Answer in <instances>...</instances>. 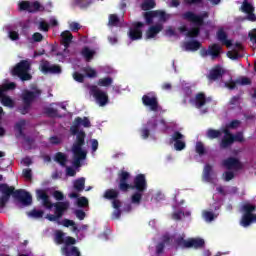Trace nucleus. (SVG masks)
I'll list each match as a JSON object with an SVG mask.
<instances>
[{
  "instance_id": "63",
  "label": "nucleus",
  "mask_w": 256,
  "mask_h": 256,
  "mask_svg": "<svg viewBox=\"0 0 256 256\" xmlns=\"http://www.w3.org/2000/svg\"><path fill=\"white\" fill-rule=\"evenodd\" d=\"M241 125V121L239 120H232L229 124H227L228 129H237Z\"/></svg>"
},
{
  "instance_id": "48",
  "label": "nucleus",
  "mask_w": 256,
  "mask_h": 256,
  "mask_svg": "<svg viewBox=\"0 0 256 256\" xmlns=\"http://www.w3.org/2000/svg\"><path fill=\"white\" fill-rule=\"evenodd\" d=\"M158 126H159V121L157 120V118H152V119L148 120L146 123V127L150 131H155Z\"/></svg>"
},
{
  "instance_id": "25",
  "label": "nucleus",
  "mask_w": 256,
  "mask_h": 256,
  "mask_svg": "<svg viewBox=\"0 0 256 256\" xmlns=\"http://www.w3.org/2000/svg\"><path fill=\"white\" fill-rule=\"evenodd\" d=\"M217 39L218 41L222 42V45H225L226 47H231V45H233V42L227 39V33L224 32L223 29L218 30Z\"/></svg>"
},
{
  "instance_id": "61",
  "label": "nucleus",
  "mask_w": 256,
  "mask_h": 256,
  "mask_svg": "<svg viewBox=\"0 0 256 256\" xmlns=\"http://www.w3.org/2000/svg\"><path fill=\"white\" fill-rule=\"evenodd\" d=\"M32 40L34 43H41L43 41V34L36 32L32 35Z\"/></svg>"
},
{
  "instance_id": "56",
  "label": "nucleus",
  "mask_w": 256,
  "mask_h": 256,
  "mask_svg": "<svg viewBox=\"0 0 256 256\" xmlns=\"http://www.w3.org/2000/svg\"><path fill=\"white\" fill-rule=\"evenodd\" d=\"M22 175L25 179H28V181H31L33 179V171L31 168H26L22 171Z\"/></svg>"
},
{
  "instance_id": "21",
  "label": "nucleus",
  "mask_w": 256,
  "mask_h": 256,
  "mask_svg": "<svg viewBox=\"0 0 256 256\" xmlns=\"http://www.w3.org/2000/svg\"><path fill=\"white\" fill-rule=\"evenodd\" d=\"M163 31V25L162 24H156L154 26H151L147 32H146V37L147 39H153L159 35Z\"/></svg>"
},
{
  "instance_id": "26",
  "label": "nucleus",
  "mask_w": 256,
  "mask_h": 256,
  "mask_svg": "<svg viewBox=\"0 0 256 256\" xmlns=\"http://www.w3.org/2000/svg\"><path fill=\"white\" fill-rule=\"evenodd\" d=\"M207 104V96H205V93L199 92L195 96V106L197 109H201V107H205Z\"/></svg>"
},
{
  "instance_id": "2",
  "label": "nucleus",
  "mask_w": 256,
  "mask_h": 256,
  "mask_svg": "<svg viewBox=\"0 0 256 256\" xmlns=\"http://www.w3.org/2000/svg\"><path fill=\"white\" fill-rule=\"evenodd\" d=\"M16 199L24 205L25 207H29L31 203H33V197L31 194L23 189L16 190L14 186H9L7 183L0 184V209H5L7 203H9V199Z\"/></svg>"
},
{
  "instance_id": "10",
  "label": "nucleus",
  "mask_w": 256,
  "mask_h": 256,
  "mask_svg": "<svg viewBox=\"0 0 256 256\" xmlns=\"http://www.w3.org/2000/svg\"><path fill=\"white\" fill-rule=\"evenodd\" d=\"M143 27H145L143 22H134L132 24V27L129 28L128 32L130 41H139V39H143Z\"/></svg>"
},
{
  "instance_id": "22",
  "label": "nucleus",
  "mask_w": 256,
  "mask_h": 256,
  "mask_svg": "<svg viewBox=\"0 0 256 256\" xmlns=\"http://www.w3.org/2000/svg\"><path fill=\"white\" fill-rule=\"evenodd\" d=\"M208 51L212 60H215V59H218V57H221L222 48H221V45L217 43H214L208 46Z\"/></svg>"
},
{
  "instance_id": "35",
  "label": "nucleus",
  "mask_w": 256,
  "mask_h": 256,
  "mask_svg": "<svg viewBox=\"0 0 256 256\" xmlns=\"http://www.w3.org/2000/svg\"><path fill=\"white\" fill-rule=\"evenodd\" d=\"M93 3L91 0H74L72 5L74 7H80V9H87Z\"/></svg>"
},
{
  "instance_id": "57",
  "label": "nucleus",
  "mask_w": 256,
  "mask_h": 256,
  "mask_svg": "<svg viewBox=\"0 0 256 256\" xmlns=\"http://www.w3.org/2000/svg\"><path fill=\"white\" fill-rule=\"evenodd\" d=\"M233 141L234 143H243L245 141V138L243 137V132H237L235 135H233Z\"/></svg>"
},
{
  "instance_id": "34",
  "label": "nucleus",
  "mask_w": 256,
  "mask_h": 256,
  "mask_svg": "<svg viewBox=\"0 0 256 256\" xmlns=\"http://www.w3.org/2000/svg\"><path fill=\"white\" fill-rule=\"evenodd\" d=\"M241 11L246 13V15L249 13H255V7H253V4L249 3V1L244 0L241 6Z\"/></svg>"
},
{
  "instance_id": "64",
  "label": "nucleus",
  "mask_w": 256,
  "mask_h": 256,
  "mask_svg": "<svg viewBox=\"0 0 256 256\" xmlns=\"http://www.w3.org/2000/svg\"><path fill=\"white\" fill-rule=\"evenodd\" d=\"M236 83H238L239 85H251V78L242 77L240 80H237Z\"/></svg>"
},
{
  "instance_id": "6",
  "label": "nucleus",
  "mask_w": 256,
  "mask_h": 256,
  "mask_svg": "<svg viewBox=\"0 0 256 256\" xmlns=\"http://www.w3.org/2000/svg\"><path fill=\"white\" fill-rule=\"evenodd\" d=\"M209 17V12H203L200 15L195 14V12L187 11L182 15V18L185 21H189L190 23H194L198 27H203L205 25V19Z\"/></svg>"
},
{
  "instance_id": "46",
  "label": "nucleus",
  "mask_w": 256,
  "mask_h": 256,
  "mask_svg": "<svg viewBox=\"0 0 256 256\" xmlns=\"http://www.w3.org/2000/svg\"><path fill=\"white\" fill-rule=\"evenodd\" d=\"M28 217H32L33 219H41L45 212L43 210L33 209L32 211L27 213Z\"/></svg>"
},
{
  "instance_id": "40",
  "label": "nucleus",
  "mask_w": 256,
  "mask_h": 256,
  "mask_svg": "<svg viewBox=\"0 0 256 256\" xmlns=\"http://www.w3.org/2000/svg\"><path fill=\"white\" fill-rule=\"evenodd\" d=\"M187 37L195 39L198 35H201V26L196 25L187 32Z\"/></svg>"
},
{
  "instance_id": "53",
  "label": "nucleus",
  "mask_w": 256,
  "mask_h": 256,
  "mask_svg": "<svg viewBox=\"0 0 256 256\" xmlns=\"http://www.w3.org/2000/svg\"><path fill=\"white\" fill-rule=\"evenodd\" d=\"M188 242H189V240H185V238H183L181 236L175 239L176 245H178V247H184L185 249H187Z\"/></svg>"
},
{
  "instance_id": "29",
  "label": "nucleus",
  "mask_w": 256,
  "mask_h": 256,
  "mask_svg": "<svg viewBox=\"0 0 256 256\" xmlns=\"http://www.w3.org/2000/svg\"><path fill=\"white\" fill-rule=\"evenodd\" d=\"M117 197H119V192L115 189H108L104 193V199H108L109 201H119Z\"/></svg>"
},
{
  "instance_id": "4",
  "label": "nucleus",
  "mask_w": 256,
  "mask_h": 256,
  "mask_svg": "<svg viewBox=\"0 0 256 256\" xmlns=\"http://www.w3.org/2000/svg\"><path fill=\"white\" fill-rule=\"evenodd\" d=\"M17 84L15 82L6 83L0 86V97H1V103L4 105V107H15V102L11 97L5 96L4 93H7V91H13L16 89Z\"/></svg>"
},
{
  "instance_id": "54",
  "label": "nucleus",
  "mask_w": 256,
  "mask_h": 256,
  "mask_svg": "<svg viewBox=\"0 0 256 256\" xmlns=\"http://www.w3.org/2000/svg\"><path fill=\"white\" fill-rule=\"evenodd\" d=\"M18 5H19V11H27L29 13L31 2L22 1Z\"/></svg>"
},
{
  "instance_id": "14",
  "label": "nucleus",
  "mask_w": 256,
  "mask_h": 256,
  "mask_svg": "<svg viewBox=\"0 0 256 256\" xmlns=\"http://www.w3.org/2000/svg\"><path fill=\"white\" fill-rule=\"evenodd\" d=\"M41 71L44 73V75H59L63 70L59 65H51V63L46 60L41 64Z\"/></svg>"
},
{
  "instance_id": "62",
  "label": "nucleus",
  "mask_w": 256,
  "mask_h": 256,
  "mask_svg": "<svg viewBox=\"0 0 256 256\" xmlns=\"http://www.w3.org/2000/svg\"><path fill=\"white\" fill-rule=\"evenodd\" d=\"M224 181H232V179H235V173L231 172V171H226L224 172Z\"/></svg>"
},
{
  "instance_id": "23",
  "label": "nucleus",
  "mask_w": 256,
  "mask_h": 256,
  "mask_svg": "<svg viewBox=\"0 0 256 256\" xmlns=\"http://www.w3.org/2000/svg\"><path fill=\"white\" fill-rule=\"evenodd\" d=\"M69 197L70 199H77L78 207L83 208L89 206V200L85 196L79 198V194H77L76 192H72L69 194Z\"/></svg>"
},
{
  "instance_id": "45",
  "label": "nucleus",
  "mask_w": 256,
  "mask_h": 256,
  "mask_svg": "<svg viewBox=\"0 0 256 256\" xmlns=\"http://www.w3.org/2000/svg\"><path fill=\"white\" fill-rule=\"evenodd\" d=\"M97 85L99 87H110V85H113V78L111 77H105L98 80Z\"/></svg>"
},
{
  "instance_id": "31",
  "label": "nucleus",
  "mask_w": 256,
  "mask_h": 256,
  "mask_svg": "<svg viewBox=\"0 0 256 256\" xmlns=\"http://www.w3.org/2000/svg\"><path fill=\"white\" fill-rule=\"evenodd\" d=\"M233 143H234L233 136L223 137L219 143L220 149H229V147H231Z\"/></svg>"
},
{
  "instance_id": "15",
  "label": "nucleus",
  "mask_w": 256,
  "mask_h": 256,
  "mask_svg": "<svg viewBox=\"0 0 256 256\" xmlns=\"http://www.w3.org/2000/svg\"><path fill=\"white\" fill-rule=\"evenodd\" d=\"M41 93L42 92L39 89L35 91L24 90L22 92L21 99L23 103H27L28 105H33V101H35V99H39V97H41Z\"/></svg>"
},
{
  "instance_id": "38",
  "label": "nucleus",
  "mask_w": 256,
  "mask_h": 256,
  "mask_svg": "<svg viewBox=\"0 0 256 256\" xmlns=\"http://www.w3.org/2000/svg\"><path fill=\"white\" fill-rule=\"evenodd\" d=\"M37 11H45V7L39 1L30 3L29 13H37Z\"/></svg>"
},
{
  "instance_id": "47",
  "label": "nucleus",
  "mask_w": 256,
  "mask_h": 256,
  "mask_svg": "<svg viewBox=\"0 0 256 256\" xmlns=\"http://www.w3.org/2000/svg\"><path fill=\"white\" fill-rule=\"evenodd\" d=\"M154 13H156L155 17L162 23H165V21L169 19V15H167V13L163 10H154Z\"/></svg>"
},
{
  "instance_id": "30",
  "label": "nucleus",
  "mask_w": 256,
  "mask_h": 256,
  "mask_svg": "<svg viewBox=\"0 0 256 256\" xmlns=\"http://www.w3.org/2000/svg\"><path fill=\"white\" fill-rule=\"evenodd\" d=\"M212 173H213V166H211V164H206L203 170V177H204V180L207 181V183H211V181H213V178H211Z\"/></svg>"
},
{
  "instance_id": "8",
  "label": "nucleus",
  "mask_w": 256,
  "mask_h": 256,
  "mask_svg": "<svg viewBox=\"0 0 256 256\" xmlns=\"http://www.w3.org/2000/svg\"><path fill=\"white\" fill-rule=\"evenodd\" d=\"M73 42V34L69 30H65L61 33V45L64 46L63 52H57L56 57H67L69 55V47Z\"/></svg>"
},
{
  "instance_id": "41",
  "label": "nucleus",
  "mask_w": 256,
  "mask_h": 256,
  "mask_svg": "<svg viewBox=\"0 0 256 256\" xmlns=\"http://www.w3.org/2000/svg\"><path fill=\"white\" fill-rule=\"evenodd\" d=\"M156 15L157 14H156L155 10L145 12L143 16H144V19L146 21V24L147 25H152L153 19L156 18Z\"/></svg>"
},
{
  "instance_id": "37",
  "label": "nucleus",
  "mask_w": 256,
  "mask_h": 256,
  "mask_svg": "<svg viewBox=\"0 0 256 256\" xmlns=\"http://www.w3.org/2000/svg\"><path fill=\"white\" fill-rule=\"evenodd\" d=\"M221 135H223L221 130H215L213 128L208 129L206 132V137H208V139H219Z\"/></svg>"
},
{
  "instance_id": "27",
  "label": "nucleus",
  "mask_w": 256,
  "mask_h": 256,
  "mask_svg": "<svg viewBox=\"0 0 256 256\" xmlns=\"http://www.w3.org/2000/svg\"><path fill=\"white\" fill-rule=\"evenodd\" d=\"M112 207L115 209L112 213V219L121 218V200L112 201Z\"/></svg>"
},
{
  "instance_id": "3",
  "label": "nucleus",
  "mask_w": 256,
  "mask_h": 256,
  "mask_svg": "<svg viewBox=\"0 0 256 256\" xmlns=\"http://www.w3.org/2000/svg\"><path fill=\"white\" fill-rule=\"evenodd\" d=\"M31 71V62L29 60H21L17 63L11 71L13 77H19L22 81H31L33 76L29 73Z\"/></svg>"
},
{
  "instance_id": "32",
  "label": "nucleus",
  "mask_w": 256,
  "mask_h": 256,
  "mask_svg": "<svg viewBox=\"0 0 256 256\" xmlns=\"http://www.w3.org/2000/svg\"><path fill=\"white\" fill-rule=\"evenodd\" d=\"M54 161L59 163L61 167H65V165H67V155H65L63 152H57L54 156Z\"/></svg>"
},
{
  "instance_id": "12",
  "label": "nucleus",
  "mask_w": 256,
  "mask_h": 256,
  "mask_svg": "<svg viewBox=\"0 0 256 256\" xmlns=\"http://www.w3.org/2000/svg\"><path fill=\"white\" fill-rule=\"evenodd\" d=\"M170 143H174V149L176 151H183V149H185V147L187 146L185 144V135H183L179 131H175L172 134V137L170 139Z\"/></svg>"
},
{
  "instance_id": "20",
  "label": "nucleus",
  "mask_w": 256,
  "mask_h": 256,
  "mask_svg": "<svg viewBox=\"0 0 256 256\" xmlns=\"http://www.w3.org/2000/svg\"><path fill=\"white\" fill-rule=\"evenodd\" d=\"M36 195L38 199H41L43 201V205L44 207H46V209H53L54 204L51 203V201L49 200V195H47V192H45V190L38 189L36 191Z\"/></svg>"
},
{
  "instance_id": "43",
  "label": "nucleus",
  "mask_w": 256,
  "mask_h": 256,
  "mask_svg": "<svg viewBox=\"0 0 256 256\" xmlns=\"http://www.w3.org/2000/svg\"><path fill=\"white\" fill-rule=\"evenodd\" d=\"M119 16L117 14H110L108 18V25L109 27H119Z\"/></svg>"
},
{
  "instance_id": "28",
  "label": "nucleus",
  "mask_w": 256,
  "mask_h": 256,
  "mask_svg": "<svg viewBox=\"0 0 256 256\" xmlns=\"http://www.w3.org/2000/svg\"><path fill=\"white\" fill-rule=\"evenodd\" d=\"M186 51H199L201 49V42L197 40H191L184 44Z\"/></svg>"
},
{
  "instance_id": "42",
  "label": "nucleus",
  "mask_w": 256,
  "mask_h": 256,
  "mask_svg": "<svg viewBox=\"0 0 256 256\" xmlns=\"http://www.w3.org/2000/svg\"><path fill=\"white\" fill-rule=\"evenodd\" d=\"M141 199H143V192L136 191L131 196V203L133 205H141Z\"/></svg>"
},
{
  "instance_id": "60",
  "label": "nucleus",
  "mask_w": 256,
  "mask_h": 256,
  "mask_svg": "<svg viewBox=\"0 0 256 256\" xmlns=\"http://www.w3.org/2000/svg\"><path fill=\"white\" fill-rule=\"evenodd\" d=\"M203 215H204L205 221L211 222L215 219V214L213 212L205 211Z\"/></svg>"
},
{
  "instance_id": "55",
  "label": "nucleus",
  "mask_w": 256,
  "mask_h": 256,
  "mask_svg": "<svg viewBox=\"0 0 256 256\" xmlns=\"http://www.w3.org/2000/svg\"><path fill=\"white\" fill-rule=\"evenodd\" d=\"M196 153L198 155H205V145H203V142L199 141L196 143Z\"/></svg>"
},
{
  "instance_id": "44",
  "label": "nucleus",
  "mask_w": 256,
  "mask_h": 256,
  "mask_svg": "<svg viewBox=\"0 0 256 256\" xmlns=\"http://www.w3.org/2000/svg\"><path fill=\"white\" fill-rule=\"evenodd\" d=\"M81 55H83L86 61H91V59H93V55H95V52L89 49V47H84L81 51Z\"/></svg>"
},
{
  "instance_id": "59",
  "label": "nucleus",
  "mask_w": 256,
  "mask_h": 256,
  "mask_svg": "<svg viewBox=\"0 0 256 256\" xmlns=\"http://www.w3.org/2000/svg\"><path fill=\"white\" fill-rule=\"evenodd\" d=\"M149 135H151V130L147 126L141 129L142 139H149Z\"/></svg>"
},
{
  "instance_id": "36",
  "label": "nucleus",
  "mask_w": 256,
  "mask_h": 256,
  "mask_svg": "<svg viewBox=\"0 0 256 256\" xmlns=\"http://www.w3.org/2000/svg\"><path fill=\"white\" fill-rule=\"evenodd\" d=\"M73 187L75 191L81 193L85 189V178L82 177L75 180Z\"/></svg>"
},
{
  "instance_id": "51",
  "label": "nucleus",
  "mask_w": 256,
  "mask_h": 256,
  "mask_svg": "<svg viewBox=\"0 0 256 256\" xmlns=\"http://www.w3.org/2000/svg\"><path fill=\"white\" fill-rule=\"evenodd\" d=\"M72 77H73L74 81H76L77 83H85V75L81 74L78 71H75L72 74Z\"/></svg>"
},
{
  "instance_id": "49",
  "label": "nucleus",
  "mask_w": 256,
  "mask_h": 256,
  "mask_svg": "<svg viewBox=\"0 0 256 256\" xmlns=\"http://www.w3.org/2000/svg\"><path fill=\"white\" fill-rule=\"evenodd\" d=\"M82 71L83 73H86V76H88L90 79L97 77V71L89 66L84 67Z\"/></svg>"
},
{
  "instance_id": "5",
  "label": "nucleus",
  "mask_w": 256,
  "mask_h": 256,
  "mask_svg": "<svg viewBox=\"0 0 256 256\" xmlns=\"http://www.w3.org/2000/svg\"><path fill=\"white\" fill-rule=\"evenodd\" d=\"M27 125L26 119H21L14 125V131H16V138L19 139V137L24 138L25 143L28 145L29 149L33 147V144L35 143V139L25 135V126Z\"/></svg>"
},
{
  "instance_id": "18",
  "label": "nucleus",
  "mask_w": 256,
  "mask_h": 256,
  "mask_svg": "<svg viewBox=\"0 0 256 256\" xmlns=\"http://www.w3.org/2000/svg\"><path fill=\"white\" fill-rule=\"evenodd\" d=\"M54 213L55 215H58V217H63V215H65V211H67L69 209V207H71V204L69 203V201H64V202H56L54 203Z\"/></svg>"
},
{
  "instance_id": "1",
  "label": "nucleus",
  "mask_w": 256,
  "mask_h": 256,
  "mask_svg": "<svg viewBox=\"0 0 256 256\" xmlns=\"http://www.w3.org/2000/svg\"><path fill=\"white\" fill-rule=\"evenodd\" d=\"M81 125V117H76L74 119L73 125L70 127V133L76 135V141L72 146L73 152V165L76 168L81 167V161L87 159V152L83 150V145H85V131L80 130L79 126Z\"/></svg>"
},
{
  "instance_id": "39",
  "label": "nucleus",
  "mask_w": 256,
  "mask_h": 256,
  "mask_svg": "<svg viewBox=\"0 0 256 256\" xmlns=\"http://www.w3.org/2000/svg\"><path fill=\"white\" fill-rule=\"evenodd\" d=\"M171 241V238L169 236H164L163 242H160L156 246V253L157 255H161L165 249V243H169Z\"/></svg>"
},
{
  "instance_id": "9",
  "label": "nucleus",
  "mask_w": 256,
  "mask_h": 256,
  "mask_svg": "<svg viewBox=\"0 0 256 256\" xmlns=\"http://www.w3.org/2000/svg\"><path fill=\"white\" fill-rule=\"evenodd\" d=\"M142 103L144 107H150V110L159 111V98L155 92H148L142 96Z\"/></svg>"
},
{
  "instance_id": "7",
  "label": "nucleus",
  "mask_w": 256,
  "mask_h": 256,
  "mask_svg": "<svg viewBox=\"0 0 256 256\" xmlns=\"http://www.w3.org/2000/svg\"><path fill=\"white\" fill-rule=\"evenodd\" d=\"M89 89H90V95L94 97V99L96 100V102L100 107H105V105L109 103V95H107V92L102 91L96 85H91Z\"/></svg>"
},
{
  "instance_id": "33",
  "label": "nucleus",
  "mask_w": 256,
  "mask_h": 256,
  "mask_svg": "<svg viewBox=\"0 0 256 256\" xmlns=\"http://www.w3.org/2000/svg\"><path fill=\"white\" fill-rule=\"evenodd\" d=\"M157 6V3H155V0H144L141 4L142 11H151V9H155Z\"/></svg>"
},
{
  "instance_id": "24",
  "label": "nucleus",
  "mask_w": 256,
  "mask_h": 256,
  "mask_svg": "<svg viewBox=\"0 0 256 256\" xmlns=\"http://www.w3.org/2000/svg\"><path fill=\"white\" fill-rule=\"evenodd\" d=\"M61 253L64 256H81V252L77 246H72L71 248L64 246L61 248Z\"/></svg>"
},
{
  "instance_id": "58",
  "label": "nucleus",
  "mask_w": 256,
  "mask_h": 256,
  "mask_svg": "<svg viewBox=\"0 0 256 256\" xmlns=\"http://www.w3.org/2000/svg\"><path fill=\"white\" fill-rule=\"evenodd\" d=\"M45 113L48 117H57L58 111L55 108L48 107L45 109Z\"/></svg>"
},
{
  "instance_id": "19",
  "label": "nucleus",
  "mask_w": 256,
  "mask_h": 256,
  "mask_svg": "<svg viewBox=\"0 0 256 256\" xmlns=\"http://www.w3.org/2000/svg\"><path fill=\"white\" fill-rule=\"evenodd\" d=\"M205 247V240L202 238H191L186 242V249H203Z\"/></svg>"
},
{
  "instance_id": "16",
  "label": "nucleus",
  "mask_w": 256,
  "mask_h": 256,
  "mask_svg": "<svg viewBox=\"0 0 256 256\" xmlns=\"http://www.w3.org/2000/svg\"><path fill=\"white\" fill-rule=\"evenodd\" d=\"M225 75V69L221 67V65L214 66L209 74L207 75L208 81H219V79H223V76Z\"/></svg>"
},
{
  "instance_id": "50",
  "label": "nucleus",
  "mask_w": 256,
  "mask_h": 256,
  "mask_svg": "<svg viewBox=\"0 0 256 256\" xmlns=\"http://www.w3.org/2000/svg\"><path fill=\"white\" fill-rule=\"evenodd\" d=\"M55 241L58 245H63V243H65V233H63V231L58 230L56 232Z\"/></svg>"
},
{
  "instance_id": "11",
  "label": "nucleus",
  "mask_w": 256,
  "mask_h": 256,
  "mask_svg": "<svg viewBox=\"0 0 256 256\" xmlns=\"http://www.w3.org/2000/svg\"><path fill=\"white\" fill-rule=\"evenodd\" d=\"M129 189L139 191V193H145V191H147V179L145 178V174L136 175L133 185L130 184Z\"/></svg>"
},
{
  "instance_id": "13",
  "label": "nucleus",
  "mask_w": 256,
  "mask_h": 256,
  "mask_svg": "<svg viewBox=\"0 0 256 256\" xmlns=\"http://www.w3.org/2000/svg\"><path fill=\"white\" fill-rule=\"evenodd\" d=\"M222 165L225 167V169H228V171H241V169H243V163H241V161L235 157L224 159L222 161Z\"/></svg>"
},
{
  "instance_id": "52",
  "label": "nucleus",
  "mask_w": 256,
  "mask_h": 256,
  "mask_svg": "<svg viewBox=\"0 0 256 256\" xmlns=\"http://www.w3.org/2000/svg\"><path fill=\"white\" fill-rule=\"evenodd\" d=\"M18 111L21 115H27L31 111V104L24 103V105L18 107Z\"/></svg>"
},
{
  "instance_id": "17",
  "label": "nucleus",
  "mask_w": 256,
  "mask_h": 256,
  "mask_svg": "<svg viewBox=\"0 0 256 256\" xmlns=\"http://www.w3.org/2000/svg\"><path fill=\"white\" fill-rule=\"evenodd\" d=\"M130 176L131 175L127 171H122L119 174V179H120L119 189H120V191H123L124 193L129 191L131 184H128L127 181L129 180Z\"/></svg>"
}]
</instances>
